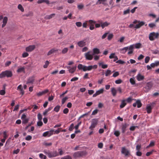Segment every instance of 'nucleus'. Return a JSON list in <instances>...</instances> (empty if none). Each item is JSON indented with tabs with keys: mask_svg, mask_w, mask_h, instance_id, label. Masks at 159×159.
I'll use <instances>...</instances> for the list:
<instances>
[{
	"mask_svg": "<svg viewBox=\"0 0 159 159\" xmlns=\"http://www.w3.org/2000/svg\"><path fill=\"white\" fill-rule=\"evenodd\" d=\"M97 67L98 66L96 65L87 66H83L81 64H79L78 66V68L79 70H92V69H96L97 68Z\"/></svg>",
	"mask_w": 159,
	"mask_h": 159,
	"instance_id": "f257e3e1",
	"label": "nucleus"
},
{
	"mask_svg": "<svg viewBox=\"0 0 159 159\" xmlns=\"http://www.w3.org/2000/svg\"><path fill=\"white\" fill-rule=\"evenodd\" d=\"M12 75V72L9 70H6L0 74V78L4 77H10Z\"/></svg>",
	"mask_w": 159,
	"mask_h": 159,
	"instance_id": "f03ea898",
	"label": "nucleus"
},
{
	"mask_svg": "<svg viewBox=\"0 0 159 159\" xmlns=\"http://www.w3.org/2000/svg\"><path fill=\"white\" fill-rule=\"evenodd\" d=\"M159 37V33L152 32L150 33L149 35V39L151 41L154 40L155 39H157Z\"/></svg>",
	"mask_w": 159,
	"mask_h": 159,
	"instance_id": "7ed1b4c3",
	"label": "nucleus"
},
{
	"mask_svg": "<svg viewBox=\"0 0 159 159\" xmlns=\"http://www.w3.org/2000/svg\"><path fill=\"white\" fill-rule=\"evenodd\" d=\"M85 155V152L84 151H79L75 152L73 154V156L75 158H77L81 157Z\"/></svg>",
	"mask_w": 159,
	"mask_h": 159,
	"instance_id": "20e7f679",
	"label": "nucleus"
},
{
	"mask_svg": "<svg viewBox=\"0 0 159 159\" xmlns=\"http://www.w3.org/2000/svg\"><path fill=\"white\" fill-rule=\"evenodd\" d=\"M98 122V119L96 118L93 119L92 120L91 125L89 128V129L92 130H93V129L97 125Z\"/></svg>",
	"mask_w": 159,
	"mask_h": 159,
	"instance_id": "39448f33",
	"label": "nucleus"
},
{
	"mask_svg": "<svg viewBox=\"0 0 159 159\" xmlns=\"http://www.w3.org/2000/svg\"><path fill=\"white\" fill-rule=\"evenodd\" d=\"M47 155L48 157L49 158H51L56 157L58 155V153L56 151L53 152H44Z\"/></svg>",
	"mask_w": 159,
	"mask_h": 159,
	"instance_id": "423d86ee",
	"label": "nucleus"
},
{
	"mask_svg": "<svg viewBox=\"0 0 159 159\" xmlns=\"http://www.w3.org/2000/svg\"><path fill=\"white\" fill-rule=\"evenodd\" d=\"M134 45L133 44L130 45L129 46H128L124 48V49L126 50H129V51L128 53L129 55L132 54L134 51Z\"/></svg>",
	"mask_w": 159,
	"mask_h": 159,
	"instance_id": "0eeeda50",
	"label": "nucleus"
},
{
	"mask_svg": "<svg viewBox=\"0 0 159 159\" xmlns=\"http://www.w3.org/2000/svg\"><path fill=\"white\" fill-rule=\"evenodd\" d=\"M121 153L124 154L125 156H127L130 155L129 150L126 149L125 147L122 148Z\"/></svg>",
	"mask_w": 159,
	"mask_h": 159,
	"instance_id": "6e6552de",
	"label": "nucleus"
},
{
	"mask_svg": "<svg viewBox=\"0 0 159 159\" xmlns=\"http://www.w3.org/2000/svg\"><path fill=\"white\" fill-rule=\"evenodd\" d=\"M89 25H90L89 29L91 30H93L94 29V25L96 23V21L94 20H91L88 21Z\"/></svg>",
	"mask_w": 159,
	"mask_h": 159,
	"instance_id": "1a4fd4ad",
	"label": "nucleus"
},
{
	"mask_svg": "<svg viewBox=\"0 0 159 159\" xmlns=\"http://www.w3.org/2000/svg\"><path fill=\"white\" fill-rule=\"evenodd\" d=\"M90 51H89L85 54V57L86 59L88 60H91L93 58V54L92 55L90 54Z\"/></svg>",
	"mask_w": 159,
	"mask_h": 159,
	"instance_id": "9d476101",
	"label": "nucleus"
},
{
	"mask_svg": "<svg viewBox=\"0 0 159 159\" xmlns=\"http://www.w3.org/2000/svg\"><path fill=\"white\" fill-rule=\"evenodd\" d=\"M35 48L34 45H30L25 48V50L27 52H31L34 50Z\"/></svg>",
	"mask_w": 159,
	"mask_h": 159,
	"instance_id": "9b49d317",
	"label": "nucleus"
},
{
	"mask_svg": "<svg viewBox=\"0 0 159 159\" xmlns=\"http://www.w3.org/2000/svg\"><path fill=\"white\" fill-rule=\"evenodd\" d=\"M54 131L53 130H50L46 131L43 134V136L44 137L50 136L53 134Z\"/></svg>",
	"mask_w": 159,
	"mask_h": 159,
	"instance_id": "f8f14e48",
	"label": "nucleus"
},
{
	"mask_svg": "<svg viewBox=\"0 0 159 159\" xmlns=\"http://www.w3.org/2000/svg\"><path fill=\"white\" fill-rule=\"evenodd\" d=\"M152 86V84L151 82H148L145 87V89H147V91L148 92L150 90Z\"/></svg>",
	"mask_w": 159,
	"mask_h": 159,
	"instance_id": "ddd939ff",
	"label": "nucleus"
},
{
	"mask_svg": "<svg viewBox=\"0 0 159 159\" xmlns=\"http://www.w3.org/2000/svg\"><path fill=\"white\" fill-rule=\"evenodd\" d=\"M34 76H32L28 78L26 84H32L34 80Z\"/></svg>",
	"mask_w": 159,
	"mask_h": 159,
	"instance_id": "4468645a",
	"label": "nucleus"
},
{
	"mask_svg": "<svg viewBox=\"0 0 159 159\" xmlns=\"http://www.w3.org/2000/svg\"><path fill=\"white\" fill-rule=\"evenodd\" d=\"M48 92V90L47 89H46L43 91L39 92L37 93V95L38 97H40L42 96L44 94L47 93Z\"/></svg>",
	"mask_w": 159,
	"mask_h": 159,
	"instance_id": "2eb2a0df",
	"label": "nucleus"
},
{
	"mask_svg": "<svg viewBox=\"0 0 159 159\" xmlns=\"http://www.w3.org/2000/svg\"><path fill=\"white\" fill-rule=\"evenodd\" d=\"M77 44L79 47H83L86 45V43L84 40H81L78 42Z\"/></svg>",
	"mask_w": 159,
	"mask_h": 159,
	"instance_id": "dca6fc26",
	"label": "nucleus"
},
{
	"mask_svg": "<svg viewBox=\"0 0 159 159\" xmlns=\"http://www.w3.org/2000/svg\"><path fill=\"white\" fill-rule=\"evenodd\" d=\"M56 15L55 13L51 14L49 15H46L45 17V19L46 20H49L54 17Z\"/></svg>",
	"mask_w": 159,
	"mask_h": 159,
	"instance_id": "f3484780",
	"label": "nucleus"
},
{
	"mask_svg": "<svg viewBox=\"0 0 159 159\" xmlns=\"http://www.w3.org/2000/svg\"><path fill=\"white\" fill-rule=\"evenodd\" d=\"M136 79L138 81H140L144 79V77L143 75L139 73L136 76Z\"/></svg>",
	"mask_w": 159,
	"mask_h": 159,
	"instance_id": "a211bd4d",
	"label": "nucleus"
},
{
	"mask_svg": "<svg viewBox=\"0 0 159 159\" xmlns=\"http://www.w3.org/2000/svg\"><path fill=\"white\" fill-rule=\"evenodd\" d=\"M58 49H56L55 48H53L52 49L50 50L48 53L47 55H50L54 53L55 52H57L58 51Z\"/></svg>",
	"mask_w": 159,
	"mask_h": 159,
	"instance_id": "6ab92c4d",
	"label": "nucleus"
},
{
	"mask_svg": "<svg viewBox=\"0 0 159 159\" xmlns=\"http://www.w3.org/2000/svg\"><path fill=\"white\" fill-rule=\"evenodd\" d=\"M139 23L138 24H137L135 25V28L136 29H139L140 28L141 26H143L144 25V22L143 21H141L139 22Z\"/></svg>",
	"mask_w": 159,
	"mask_h": 159,
	"instance_id": "aec40b11",
	"label": "nucleus"
},
{
	"mask_svg": "<svg viewBox=\"0 0 159 159\" xmlns=\"http://www.w3.org/2000/svg\"><path fill=\"white\" fill-rule=\"evenodd\" d=\"M152 107L151 106V105L148 104L147 105L146 110L148 113H150L151 112V110Z\"/></svg>",
	"mask_w": 159,
	"mask_h": 159,
	"instance_id": "412c9836",
	"label": "nucleus"
},
{
	"mask_svg": "<svg viewBox=\"0 0 159 159\" xmlns=\"http://www.w3.org/2000/svg\"><path fill=\"white\" fill-rule=\"evenodd\" d=\"M8 20V18L7 17H4L3 18V24L2 25V27L3 28L6 25V24L7 23V21Z\"/></svg>",
	"mask_w": 159,
	"mask_h": 159,
	"instance_id": "4be33fe9",
	"label": "nucleus"
},
{
	"mask_svg": "<svg viewBox=\"0 0 159 159\" xmlns=\"http://www.w3.org/2000/svg\"><path fill=\"white\" fill-rule=\"evenodd\" d=\"M150 66L152 68H154L155 66H159V61H155L154 63H151Z\"/></svg>",
	"mask_w": 159,
	"mask_h": 159,
	"instance_id": "5701e85b",
	"label": "nucleus"
},
{
	"mask_svg": "<svg viewBox=\"0 0 159 159\" xmlns=\"http://www.w3.org/2000/svg\"><path fill=\"white\" fill-rule=\"evenodd\" d=\"M126 105V102L125 100H123L121 101V104L120 105V107L122 108L124 107Z\"/></svg>",
	"mask_w": 159,
	"mask_h": 159,
	"instance_id": "b1692460",
	"label": "nucleus"
},
{
	"mask_svg": "<svg viewBox=\"0 0 159 159\" xmlns=\"http://www.w3.org/2000/svg\"><path fill=\"white\" fill-rule=\"evenodd\" d=\"M127 127V125L126 124H123L122 125V127H121V129H122V132L123 133H124L126 130V128Z\"/></svg>",
	"mask_w": 159,
	"mask_h": 159,
	"instance_id": "393cba45",
	"label": "nucleus"
},
{
	"mask_svg": "<svg viewBox=\"0 0 159 159\" xmlns=\"http://www.w3.org/2000/svg\"><path fill=\"white\" fill-rule=\"evenodd\" d=\"M111 93L113 96H115L117 93V90L114 88H112L111 89Z\"/></svg>",
	"mask_w": 159,
	"mask_h": 159,
	"instance_id": "a878e982",
	"label": "nucleus"
},
{
	"mask_svg": "<svg viewBox=\"0 0 159 159\" xmlns=\"http://www.w3.org/2000/svg\"><path fill=\"white\" fill-rule=\"evenodd\" d=\"M93 55H94L95 54H98L100 53L99 50L96 48H94L93 49Z\"/></svg>",
	"mask_w": 159,
	"mask_h": 159,
	"instance_id": "bb28decb",
	"label": "nucleus"
},
{
	"mask_svg": "<svg viewBox=\"0 0 159 159\" xmlns=\"http://www.w3.org/2000/svg\"><path fill=\"white\" fill-rule=\"evenodd\" d=\"M99 66H101L103 69H106L108 67L107 65L104 64L103 62L99 63Z\"/></svg>",
	"mask_w": 159,
	"mask_h": 159,
	"instance_id": "cd10ccee",
	"label": "nucleus"
},
{
	"mask_svg": "<svg viewBox=\"0 0 159 159\" xmlns=\"http://www.w3.org/2000/svg\"><path fill=\"white\" fill-rule=\"evenodd\" d=\"M52 108V107H49L47 109H46L45 111L43 112V115L44 116H46L47 115L48 112L51 110Z\"/></svg>",
	"mask_w": 159,
	"mask_h": 159,
	"instance_id": "c85d7f7f",
	"label": "nucleus"
},
{
	"mask_svg": "<svg viewBox=\"0 0 159 159\" xmlns=\"http://www.w3.org/2000/svg\"><path fill=\"white\" fill-rule=\"evenodd\" d=\"M109 25V23H108L107 22L101 23V26L102 29H103L105 27Z\"/></svg>",
	"mask_w": 159,
	"mask_h": 159,
	"instance_id": "c756f323",
	"label": "nucleus"
},
{
	"mask_svg": "<svg viewBox=\"0 0 159 159\" xmlns=\"http://www.w3.org/2000/svg\"><path fill=\"white\" fill-rule=\"evenodd\" d=\"M18 8L20 10L21 12H23L24 11V9L22 5L20 4H19L18 6Z\"/></svg>",
	"mask_w": 159,
	"mask_h": 159,
	"instance_id": "7c9ffc66",
	"label": "nucleus"
},
{
	"mask_svg": "<svg viewBox=\"0 0 159 159\" xmlns=\"http://www.w3.org/2000/svg\"><path fill=\"white\" fill-rule=\"evenodd\" d=\"M68 97H65L64 98H62L61 100V104L62 105L64 104L66 101L68 99Z\"/></svg>",
	"mask_w": 159,
	"mask_h": 159,
	"instance_id": "2f4dec72",
	"label": "nucleus"
},
{
	"mask_svg": "<svg viewBox=\"0 0 159 159\" xmlns=\"http://www.w3.org/2000/svg\"><path fill=\"white\" fill-rule=\"evenodd\" d=\"M22 120V124H26L27 123L29 120V118H25Z\"/></svg>",
	"mask_w": 159,
	"mask_h": 159,
	"instance_id": "473e14b6",
	"label": "nucleus"
},
{
	"mask_svg": "<svg viewBox=\"0 0 159 159\" xmlns=\"http://www.w3.org/2000/svg\"><path fill=\"white\" fill-rule=\"evenodd\" d=\"M60 106L59 105H57L56 106L54 109V111L56 112H58L60 109Z\"/></svg>",
	"mask_w": 159,
	"mask_h": 159,
	"instance_id": "72a5a7b5",
	"label": "nucleus"
},
{
	"mask_svg": "<svg viewBox=\"0 0 159 159\" xmlns=\"http://www.w3.org/2000/svg\"><path fill=\"white\" fill-rule=\"evenodd\" d=\"M33 16V13L31 11L29 12L28 13L25 14L24 15V16H26L27 17L31 16Z\"/></svg>",
	"mask_w": 159,
	"mask_h": 159,
	"instance_id": "f704fd0d",
	"label": "nucleus"
},
{
	"mask_svg": "<svg viewBox=\"0 0 159 159\" xmlns=\"http://www.w3.org/2000/svg\"><path fill=\"white\" fill-rule=\"evenodd\" d=\"M104 90L103 89H101L96 91V93L98 95H99L103 93Z\"/></svg>",
	"mask_w": 159,
	"mask_h": 159,
	"instance_id": "c9c22d12",
	"label": "nucleus"
},
{
	"mask_svg": "<svg viewBox=\"0 0 159 159\" xmlns=\"http://www.w3.org/2000/svg\"><path fill=\"white\" fill-rule=\"evenodd\" d=\"M134 45V48H139L141 47V44L140 43H138Z\"/></svg>",
	"mask_w": 159,
	"mask_h": 159,
	"instance_id": "e433bc0d",
	"label": "nucleus"
},
{
	"mask_svg": "<svg viewBox=\"0 0 159 159\" xmlns=\"http://www.w3.org/2000/svg\"><path fill=\"white\" fill-rule=\"evenodd\" d=\"M120 134V131L118 130H115L114 132V134L116 137H118L119 136Z\"/></svg>",
	"mask_w": 159,
	"mask_h": 159,
	"instance_id": "4c0bfd02",
	"label": "nucleus"
},
{
	"mask_svg": "<svg viewBox=\"0 0 159 159\" xmlns=\"http://www.w3.org/2000/svg\"><path fill=\"white\" fill-rule=\"evenodd\" d=\"M107 0H98V2H99V4H102L103 5H105V2L107 1Z\"/></svg>",
	"mask_w": 159,
	"mask_h": 159,
	"instance_id": "58836bf2",
	"label": "nucleus"
},
{
	"mask_svg": "<svg viewBox=\"0 0 159 159\" xmlns=\"http://www.w3.org/2000/svg\"><path fill=\"white\" fill-rule=\"evenodd\" d=\"M137 105V107L140 108L142 106V104L139 100L136 101Z\"/></svg>",
	"mask_w": 159,
	"mask_h": 159,
	"instance_id": "ea45409f",
	"label": "nucleus"
},
{
	"mask_svg": "<svg viewBox=\"0 0 159 159\" xmlns=\"http://www.w3.org/2000/svg\"><path fill=\"white\" fill-rule=\"evenodd\" d=\"M61 159H72L71 157L69 155H66L61 158Z\"/></svg>",
	"mask_w": 159,
	"mask_h": 159,
	"instance_id": "a19ab883",
	"label": "nucleus"
},
{
	"mask_svg": "<svg viewBox=\"0 0 159 159\" xmlns=\"http://www.w3.org/2000/svg\"><path fill=\"white\" fill-rule=\"evenodd\" d=\"M39 157H40V158L43 159H46L47 158V157L46 156L44 155L42 153H40L39 154Z\"/></svg>",
	"mask_w": 159,
	"mask_h": 159,
	"instance_id": "79ce46f5",
	"label": "nucleus"
},
{
	"mask_svg": "<svg viewBox=\"0 0 159 159\" xmlns=\"http://www.w3.org/2000/svg\"><path fill=\"white\" fill-rule=\"evenodd\" d=\"M149 26L151 28H153L156 26V24L154 23H151L148 24Z\"/></svg>",
	"mask_w": 159,
	"mask_h": 159,
	"instance_id": "37998d69",
	"label": "nucleus"
},
{
	"mask_svg": "<svg viewBox=\"0 0 159 159\" xmlns=\"http://www.w3.org/2000/svg\"><path fill=\"white\" fill-rule=\"evenodd\" d=\"M68 51V49L66 48H64L62 51L61 52L62 54H65Z\"/></svg>",
	"mask_w": 159,
	"mask_h": 159,
	"instance_id": "c03bdc74",
	"label": "nucleus"
},
{
	"mask_svg": "<svg viewBox=\"0 0 159 159\" xmlns=\"http://www.w3.org/2000/svg\"><path fill=\"white\" fill-rule=\"evenodd\" d=\"M129 81L132 84H135V81L133 78H131L129 79Z\"/></svg>",
	"mask_w": 159,
	"mask_h": 159,
	"instance_id": "a18cd8bd",
	"label": "nucleus"
},
{
	"mask_svg": "<svg viewBox=\"0 0 159 159\" xmlns=\"http://www.w3.org/2000/svg\"><path fill=\"white\" fill-rule=\"evenodd\" d=\"M111 74V70H107L105 75L106 76H107L110 75Z\"/></svg>",
	"mask_w": 159,
	"mask_h": 159,
	"instance_id": "49530a36",
	"label": "nucleus"
},
{
	"mask_svg": "<svg viewBox=\"0 0 159 159\" xmlns=\"http://www.w3.org/2000/svg\"><path fill=\"white\" fill-rule=\"evenodd\" d=\"M29 56V54L27 52H24L22 54V57L23 58L27 57Z\"/></svg>",
	"mask_w": 159,
	"mask_h": 159,
	"instance_id": "de8ad7c7",
	"label": "nucleus"
},
{
	"mask_svg": "<svg viewBox=\"0 0 159 159\" xmlns=\"http://www.w3.org/2000/svg\"><path fill=\"white\" fill-rule=\"evenodd\" d=\"M32 137L30 135H28L25 138V139L27 141H30L31 140Z\"/></svg>",
	"mask_w": 159,
	"mask_h": 159,
	"instance_id": "09e8293b",
	"label": "nucleus"
},
{
	"mask_svg": "<svg viewBox=\"0 0 159 159\" xmlns=\"http://www.w3.org/2000/svg\"><path fill=\"white\" fill-rule=\"evenodd\" d=\"M150 59V58L149 57H146L145 59V63H147L148 62Z\"/></svg>",
	"mask_w": 159,
	"mask_h": 159,
	"instance_id": "8fccbe9b",
	"label": "nucleus"
},
{
	"mask_svg": "<svg viewBox=\"0 0 159 159\" xmlns=\"http://www.w3.org/2000/svg\"><path fill=\"white\" fill-rule=\"evenodd\" d=\"M138 128V126H131L130 128L129 129L131 131H134L135 129V128Z\"/></svg>",
	"mask_w": 159,
	"mask_h": 159,
	"instance_id": "3c124183",
	"label": "nucleus"
},
{
	"mask_svg": "<svg viewBox=\"0 0 159 159\" xmlns=\"http://www.w3.org/2000/svg\"><path fill=\"white\" fill-rule=\"evenodd\" d=\"M136 155L138 156H141L142 155V153L140 151H137L136 152Z\"/></svg>",
	"mask_w": 159,
	"mask_h": 159,
	"instance_id": "603ef678",
	"label": "nucleus"
},
{
	"mask_svg": "<svg viewBox=\"0 0 159 159\" xmlns=\"http://www.w3.org/2000/svg\"><path fill=\"white\" fill-rule=\"evenodd\" d=\"M141 148V146L140 145L138 144L136 147V150L137 151H140Z\"/></svg>",
	"mask_w": 159,
	"mask_h": 159,
	"instance_id": "864d4df0",
	"label": "nucleus"
},
{
	"mask_svg": "<svg viewBox=\"0 0 159 159\" xmlns=\"http://www.w3.org/2000/svg\"><path fill=\"white\" fill-rule=\"evenodd\" d=\"M74 124L73 123L71 124L69 128V131H71L73 130L74 129Z\"/></svg>",
	"mask_w": 159,
	"mask_h": 159,
	"instance_id": "5fc2aeb1",
	"label": "nucleus"
},
{
	"mask_svg": "<svg viewBox=\"0 0 159 159\" xmlns=\"http://www.w3.org/2000/svg\"><path fill=\"white\" fill-rule=\"evenodd\" d=\"M75 24L78 27H80L82 26V23L80 22H76Z\"/></svg>",
	"mask_w": 159,
	"mask_h": 159,
	"instance_id": "6e6d98bb",
	"label": "nucleus"
},
{
	"mask_svg": "<svg viewBox=\"0 0 159 159\" xmlns=\"http://www.w3.org/2000/svg\"><path fill=\"white\" fill-rule=\"evenodd\" d=\"M88 22V21H86L84 23H83V26L84 28H86L87 27Z\"/></svg>",
	"mask_w": 159,
	"mask_h": 159,
	"instance_id": "4d7b16f0",
	"label": "nucleus"
},
{
	"mask_svg": "<svg viewBox=\"0 0 159 159\" xmlns=\"http://www.w3.org/2000/svg\"><path fill=\"white\" fill-rule=\"evenodd\" d=\"M113 37V35L112 34H109L107 37V39L108 40H111Z\"/></svg>",
	"mask_w": 159,
	"mask_h": 159,
	"instance_id": "13d9d810",
	"label": "nucleus"
},
{
	"mask_svg": "<svg viewBox=\"0 0 159 159\" xmlns=\"http://www.w3.org/2000/svg\"><path fill=\"white\" fill-rule=\"evenodd\" d=\"M38 118L39 120H41L42 119V115L40 113H39L38 115Z\"/></svg>",
	"mask_w": 159,
	"mask_h": 159,
	"instance_id": "bf43d9fd",
	"label": "nucleus"
},
{
	"mask_svg": "<svg viewBox=\"0 0 159 159\" xmlns=\"http://www.w3.org/2000/svg\"><path fill=\"white\" fill-rule=\"evenodd\" d=\"M43 124V123L41 120H39L37 123V125L39 126H41Z\"/></svg>",
	"mask_w": 159,
	"mask_h": 159,
	"instance_id": "052dcab7",
	"label": "nucleus"
},
{
	"mask_svg": "<svg viewBox=\"0 0 159 159\" xmlns=\"http://www.w3.org/2000/svg\"><path fill=\"white\" fill-rule=\"evenodd\" d=\"M122 82V80L120 79H118V80H116L115 81V83L116 84H120L121 82Z\"/></svg>",
	"mask_w": 159,
	"mask_h": 159,
	"instance_id": "680f3d73",
	"label": "nucleus"
},
{
	"mask_svg": "<svg viewBox=\"0 0 159 159\" xmlns=\"http://www.w3.org/2000/svg\"><path fill=\"white\" fill-rule=\"evenodd\" d=\"M98 109H95L93 111L92 113V115H94L98 113Z\"/></svg>",
	"mask_w": 159,
	"mask_h": 159,
	"instance_id": "e2e57ef3",
	"label": "nucleus"
},
{
	"mask_svg": "<svg viewBox=\"0 0 159 159\" xmlns=\"http://www.w3.org/2000/svg\"><path fill=\"white\" fill-rule=\"evenodd\" d=\"M49 64V62L48 61H46L45 63V64L43 66V67L44 68H46L47 67Z\"/></svg>",
	"mask_w": 159,
	"mask_h": 159,
	"instance_id": "0e129e2a",
	"label": "nucleus"
},
{
	"mask_svg": "<svg viewBox=\"0 0 159 159\" xmlns=\"http://www.w3.org/2000/svg\"><path fill=\"white\" fill-rule=\"evenodd\" d=\"M68 112L69 109L67 108H65L63 111V113L65 114H67Z\"/></svg>",
	"mask_w": 159,
	"mask_h": 159,
	"instance_id": "69168bd1",
	"label": "nucleus"
},
{
	"mask_svg": "<svg viewBox=\"0 0 159 159\" xmlns=\"http://www.w3.org/2000/svg\"><path fill=\"white\" fill-rule=\"evenodd\" d=\"M119 75V73L118 72L116 71L115 72L113 75V77H115L117 76H118Z\"/></svg>",
	"mask_w": 159,
	"mask_h": 159,
	"instance_id": "338daca9",
	"label": "nucleus"
},
{
	"mask_svg": "<svg viewBox=\"0 0 159 159\" xmlns=\"http://www.w3.org/2000/svg\"><path fill=\"white\" fill-rule=\"evenodd\" d=\"M115 55V53H112L111 54L109 57V58L110 59L114 58L115 57V56H116Z\"/></svg>",
	"mask_w": 159,
	"mask_h": 159,
	"instance_id": "774afa93",
	"label": "nucleus"
}]
</instances>
